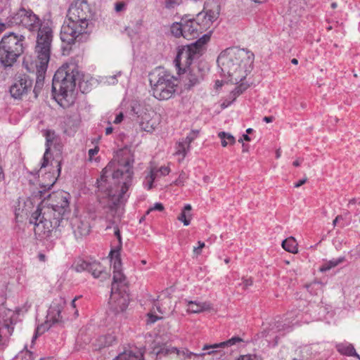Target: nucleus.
Wrapping results in <instances>:
<instances>
[{"instance_id":"obj_38","label":"nucleus","mask_w":360,"mask_h":360,"mask_svg":"<svg viewBox=\"0 0 360 360\" xmlns=\"http://www.w3.org/2000/svg\"><path fill=\"white\" fill-rule=\"evenodd\" d=\"M157 179V173H155V169H151L148 174L146 176L143 182V186L150 190L153 187L154 181Z\"/></svg>"},{"instance_id":"obj_8","label":"nucleus","mask_w":360,"mask_h":360,"mask_svg":"<svg viewBox=\"0 0 360 360\" xmlns=\"http://www.w3.org/2000/svg\"><path fill=\"white\" fill-rule=\"evenodd\" d=\"M44 35L39 37L38 44L35 46V67L37 70V78L34 90H41L44 87L45 75L48 64L50 60L51 49L50 37L47 35V31H42Z\"/></svg>"},{"instance_id":"obj_44","label":"nucleus","mask_w":360,"mask_h":360,"mask_svg":"<svg viewBox=\"0 0 360 360\" xmlns=\"http://www.w3.org/2000/svg\"><path fill=\"white\" fill-rule=\"evenodd\" d=\"M175 91H153L154 98L159 101L167 100L173 96Z\"/></svg>"},{"instance_id":"obj_6","label":"nucleus","mask_w":360,"mask_h":360,"mask_svg":"<svg viewBox=\"0 0 360 360\" xmlns=\"http://www.w3.org/2000/svg\"><path fill=\"white\" fill-rule=\"evenodd\" d=\"M207 3L204 5L203 11L198 13L195 19L182 18L184 38L192 39L198 38L200 34L209 30L219 15V6L215 9H208Z\"/></svg>"},{"instance_id":"obj_50","label":"nucleus","mask_w":360,"mask_h":360,"mask_svg":"<svg viewBox=\"0 0 360 360\" xmlns=\"http://www.w3.org/2000/svg\"><path fill=\"white\" fill-rule=\"evenodd\" d=\"M30 307L31 303H29V302H26L23 307L16 309L15 311L18 314H23L25 312H27Z\"/></svg>"},{"instance_id":"obj_58","label":"nucleus","mask_w":360,"mask_h":360,"mask_svg":"<svg viewBox=\"0 0 360 360\" xmlns=\"http://www.w3.org/2000/svg\"><path fill=\"white\" fill-rule=\"evenodd\" d=\"M117 75L120 76V75H121V72H119L117 73V75H113V76H110V77L108 78V82L109 84H115V83L117 82V79H116V77H117Z\"/></svg>"},{"instance_id":"obj_37","label":"nucleus","mask_w":360,"mask_h":360,"mask_svg":"<svg viewBox=\"0 0 360 360\" xmlns=\"http://www.w3.org/2000/svg\"><path fill=\"white\" fill-rule=\"evenodd\" d=\"M218 136L221 139L223 147H226L229 144L233 145L236 143L235 137L229 133L221 131L218 134Z\"/></svg>"},{"instance_id":"obj_31","label":"nucleus","mask_w":360,"mask_h":360,"mask_svg":"<svg viewBox=\"0 0 360 360\" xmlns=\"http://www.w3.org/2000/svg\"><path fill=\"white\" fill-rule=\"evenodd\" d=\"M114 360H144L143 354L140 351H128L119 354Z\"/></svg>"},{"instance_id":"obj_43","label":"nucleus","mask_w":360,"mask_h":360,"mask_svg":"<svg viewBox=\"0 0 360 360\" xmlns=\"http://www.w3.org/2000/svg\"><path fill=\"white\" fill-rule=\"evenodd\" d=\"M80 120L77 115H74L72 116H68L65 121V124L71 128H77L79 124Z\"/></svg>"},{"instance_id":"obj_32","label":"nucleus","mask_w":360,"mask_h":360,"mask_svg":"<svg viewBox=\"0 0 360 360\" xmlns=\"http://www.w3.org/2000/svg\"><path fill=\"white\" fill-rule=\"evenodd\" d=\"M176 354L178 356L182 357L184 359H195L198 357H203L205 356V354H198L190 352L186 348H183L179 349L177 348V351H176Z\"/></svg>"},{"instance_id":"obj_49","label":"nucleus","mask_w":360,"mask_h":360,"mask_svg":"<svg viewBox=\"0 0 360 360\" xmlns=\"http://www.w3.org/2000/svg\"><path fill=\"white\" fill-rule=\"evenodd\" d=\"M169 172L170 169L168 167H161L158 169H155V173H157V179L162 176H166L169 174Z\"/></svg>"},{"instance_id":"obj_64","label":"nucleus","mask_w":360,"mask_h":360,"mask_svg":"<svg viewBox=\"0 0 360 360\" xmlns=\"http://www.w3.org/2000/svg\"><path fill=\"white\" fill-rule=\"evenodd\" d=\"M274 118L273 117H264L263 118V120L266 122V123L271 122L273 121Z\"/></svg>"},{"instance_id":"obj_57","label":"nucleus","mask_w":360,"mask_h":360,"mask_svg":"<svg viewBox=\"0 0 360 360\" xmlns=\"http://www.w3.org/2000/svg\"><path fill=\"white\" fill-rule=\"evenodd\" d=\"M187 179V176L185 173L182 172L179 174V179L176 180V184L184 183Z\"/></svg>"},{"instance_id":"obj_3","label":"nucleus","mask_w":360,"mask_h":360,"mask_svg":"<svg viewBox=\"0 0 360 360\" xmlns=\"http://www.w3.org/2000/svg\"><path fill=\"white\" fill-rule=\"evenodd\" d=\"M91 17L86 0H75L68 11L67 18L61 27L60 39L68 44L84 42L88 39L87 27Z\"/></svg>"},{"instance_id":"obj_52","label":"nucleus","mask_w":360,"mask_h":360,"mask_svg":"<svg viewBox=\"0 0 360 360\" xmlns=\"http://www.w3.org/2000/svg\"><path fill=\"white\" fill-rule=\"evenodd\" d=\"M27 91H9L10 96L16 100H20Z\"/></svg>"},{"instance_id":"obj_51","label":"nucleus","mask_w":360,"mask_h":360,"mask_svg":"<svg viewBox=\"0 0 360 360\" xmlns=\"http://www.w3.org/2000/svg\"><path fill=\"white\" fill-rule=\"evenodd\" d=\"M237 360H261V359L255 354L241 355Z\"/></svg>"},{"instance_id":"obj_1","label":"nucleus","mask_w":360,"mask_h":360,"mask_svg":"<svg viewBox=\"0 0 360 360\" xmlns=\"http://www.w3.org/2000/svg\"><path fill=\"white\" fill-rule=\"evenodd\" d=\"M37 210L32 213L30 222L33 224L36 235L46 238L53 229L63 225V220L70 214V193L59 191L44 195Z\"/></svg>"},{"instance_id":"obj_63","label":"nucleus","mask_w":360,"mask_h":360,"mask_svg":"<svg viewBox=\"0 0 360 360\" xmlns=\"http://www.w3.org/2000/svg\"><path fill=\"white\" fill-rule=\"evenodd\" d=\"M243 140H245L246 141H250V136L248 134H243V139H239L238 141L243 143Z\"/></svg>"},{"instance_id":"obj_19","label":"nucleus","mask_w":360,"mask_h":360,"mask_svg":"<svg viewBox=\"0 0 360 360\" xmlns=\"http://www.w3.org/2000/svg\"><path fill=\"white\" fill-rule=\"evenodd\" d=\"M6 316V319H4L0 323V342L4 339H8L12 335L14 330V312L8 310Z\"/></svg>"},{"instance_id":"obj_41","label":"nucleus","mask_w":360,"mask_h":360,"mask_svg":"<svg viewBox=\"0 0 360 360\" xmlns=\"http://www.w3.org/2000/svg\"><path fill=\"white\" fill-rule=\"evenodd\" d=\"M171 32L175 37H183L184 38L181 20L179 22H174L172 25Z\"/></svg>"},{"instance_id":"obj_7","label":"nucleus","mask_w":360,"mask_h":360,"mask_svg":"<svg viewBox=\"0 0 360 360\" xmlns=\"http://www.w3.org/2000/svg\"><path fill=\"white\" fill-rule=\"evenodd\" d=\"M7 25L8 26L19 25L27 29L30 32H37V44L39 37L43 34L42 31H47V35L50 37V46L53 39V31L49 26L41 27V21L40 18L34 13L30 8L24 7L20 8L18 10L12 12L6 18Z\"/></svg>"},{"instance_id":"obj_60","label":"nucleus","mask_w":360,"mask_h":360,"mask_svg":"<svg viewBox=\"0 0 360 360\" xmlns=\"http://www.w3.org/2000/svg\"><path fill=\"white\" fill-rule=\"evenodd\" d=\"M98 152V149L97 148L90 149L88 152L90 158L97 154Z\"/></svg>"},{"instance_id":"obj_55","label":"nucleus","mask_w":360,"mask_h":360,"mask_svg":"<svg viewBox=\"0 0 360 360\" xmlns=\"http://www.w3.org/2000/svg\"><path fill=\"white\" fill-rule=\"evenodd\" d=\"M126 8V4L124 2H117L115 5V10L116 12H121Z\"/></svg>"},{"instance_id":"obj_18","label":"nucleus","mask_w":360,"mask_h":360,"mask_svg":"<svg viewBox=\"0 0 360 360\" xmlns=\"http://www.w3.org/2000/svg\"><path fill=\"white\" fill-rule=\"evenodd\" d=\"M51 97L63 108L72 105L76 99L75 91H51Z\"/></svg>"},{"instance_id":"obj_14","label":"nucleus","mask_w":360,"mask_h":360,"mask_svg":"<svg viewBox=\"0 0 360 360\" xmlns=\"http://www.w3.org/2000/svg\"><path fill=\"white\" fill-rule=\"evenodd\" d=\"M251 71H243L238 75H241V77H238V80L236 81L233 79H217L215 82V88H230V86L234 85L235 87L233 90H247L248 89L255 88V84L252 82V79L251 77H248V73Z\"/></svg>"},{"instance_id":"obj_27","label":"nucleus","mask_w":360,"mask_h":360,"mask_svg":"<svg viewBox=\"0 0 360 360\" xmlns=\"http://www.w3.org/2000/svg\"><path fill=\"white\" fill-rule=\"evenodd\" d=\"M212 307L209 302H200L195 301H188L187 304V311L191 313H200L211 309Z\"/></svg>"},{"instance_id":"obj_20","label":"nucleus","mask_w":360,"mask_h":360,"mask_svg":"<svg viewBox=\"0 0 360 360\" xmlns=\"http://www.w3.org/2000/svg\"><path fill=\"white\" fill-rule=\"evenodd\" d=\"M65 305V300L63 298L60 297L55 300L49 309L47 314L48 320L53 323L61 321L62 316L60 314Z\"/></svg>"},{"instance_id":"obj_56","label":"nucleus","mask_w":360,"mask_h":360,"mask_svg":"<svg viewBox=\"0 0 360 360\" xmlns=\"http://www.w3.org/2000/svg\"><path fill=\"white\" fill-rule=\"evenodd\" d=\"M205 247V243L199 241L198 242V246L194 247L193 248V252L196 255H199L201 253V250Z\"/></svg>"},{"instance_id":"obj_21","label":"nucleus","mask_w":360,"mask_h":360,"mask_svg":"<svg viewBox=\"0 0 360 360\" xmlns=\"http://www.w3.org/2000/svg\"><path fill=\"white\" fill-rule=\"evenodd\" d=\"M160 120V115L155 111H150V114H147V115L140 121V125L144 131L152 132L159 125Z\"/></svg>"},{"instance_id":"obj_36","label":"nucleus","mask_w":360,"mask_h":360,"mask_svg":"<svg viewBox=\"0 0 360 360\" xmlns=\"http://www.w3.org/2000/svg\"><path fill=\"white\" fill-rule=\"evenodd\" d=\"M345 261V257H339L338 259H333L330 261L326 262L321 267L320 271L322 272L329 271L332 268H334L342 263Z\"/></svg>"},{"instance_id":"obj_15","label":"nucleus","mask_w":360,"mask_h":360,"mask_svg":"<svg viewBox=\"0 0 360 360\" xmlns=\"http://www.w3.org/2000/svg\"><path fill=\"white\" fill-rule=\"evenodd\" d=\"M120 250V249L112 250L109 255L113 269L112 283H113L114 288L116 287L117 283H121V287L124 288L125 284H127V278L122 271Z\"/></svg>"},{"instance_id":"obj_46","label":"nucleus","mask_w":360,"mask_h":360,"mask_svg":"<svg viewBox=\"0 0 360 360\" xmlns=\"http://www.w3.org/2000/svg\"><path fill=\"white\" fill-rule=\"evenodd\" d=\"M89 263L85 261H82L81 262H78L74 266V269L77 272H82L84 271H89Z\"/></svg>"},{"instance_id":"obj_16","label":"nucleus","mask_w":360,"mask_h":360,"mask_svg":"<svg viewBox=\"0 0 360 360\" xmlns=\"http://www.w3.org/2000/svg\"><path fill=\"white\" fill-rule=\"evenodd\" d=\"M56 167L57 168V176L55 173H51L49 172L46 173L43 176V179L44 183H43L41 186V189L37 191V193L35 195L36 197H39V198H42L44 195H46V192L47 190L51 189L53 186L56 182L58 176L60 175L61 171V165L60 162L58 161H56Z\"/></svg>"},{"instance_id":"obj_25","label":"nucleus","mask_w":360,"mask_h":360,"mask_svg":"<svg viewBox=\"0 0 360 360\" xmlns=\"http://www.w3.org/2000/svg\"><path fill=\"white\" fill-rule=\"evenodd\" d=\"M45 137H46V150L44 154L43 161L41 165V169L45 168L48 166L49 160V152L51 149V143L54 141L56 138V133L53 130H46L45 131Z\"/></svg>"},{"instance_id":"obj_9","label":"nucleus","mask_w":360,"mask_h":360,"mask_svg":"<svg viewBox=\"0 0 360 360\" xmlns=\"http://www.w3.org/2000/svg\"><path fill=\"white\" fill-rule=\"evenodd\" d=\"M77 85L81 90L82 82L79 72L72 65L64 64L53 75L51 90H75Z\"/></svg>"},{"instance_id":"obj_2","label":"nucleus","mask_w":360,"mask_h":360,"mask_svg":"<svg viewBox=\"0 0 360 360\" xmlns=\"http://www.w3.org/2000/svg\"><path fill=\"white\" fill-rule=\"evenodd\" d=\"M116 160L117 167L112 173V179L117 184V188H112L108 183L106 174L111 171L110 163L103 169V174L97 180L98 189L106 193L113 206L127 200L125 195L132 185L134 155L130 150L122 149L117 153Z\"/></svg>"},{"instance_id":"obj_34","label":"nucleus","mask_w":360,"mask_h":360,"mask_svg":"<svg viewBox=\"0 0 360 360\" xmlns=\"http://www.w3.org/2000/svg\"><path fill=\"white\" fill-rule=\"evenodd\" d=\"M338 350L341 354H343L347 355V356H356L359 359H360V356L356 352L354 347L351 344L339 345L338 346Z\"/></svg>"},{"instance_id":"obj_54","label":"nucleus","mask_w":360,"mask_h":360,"mask_svg":"<svg viewBox=\"0 0 360 360\" xmlns=\"http://www.w3.org/2000/svg\"><path fill=\"white\" fill-rule=\"evenodd\" d=\"M114 229H115V231H114L115 236L117 237L118 242H119V245H118V247L117 249L120 250L121 247H122V238H121L120 232V230L117 228V226H115L114 228Z\"/></svg>"},{"instance_id":"obj_53","label":"nucleus","mask_w":360,"mask_h":360,"mask_svg":"<svg viewBox=\"0 0 360 360\" xmlns=\"http://www.w3.org/2000/svg\"><path fill=\"white\" fill-rule=\"evenodd\" d=\"M163 210H164L163 205L160 202H156L154 204V205L153 207H151L148 209V210L147 211V214H148L149 212H150L152 211H155V210L161 212Z\"/></svg>"},{"instance_id":"obj_11","label":"nucleus","mask_w":360,"mask_h":360,"mask_svg":"<svg viewBox=\"0 0 360 360\" xmlns=\"http://www.w3.org/2000/svg\"><path fill=\"white\" fill-rule=\"evenodd\" d=\"M192 63L188 66L181 64V69H179L176 65V68L178 70V74H185L183 77V82L184 87L186 89H191L197 86L204 80L206 70L204 68H201L200 65H193Z\"/></svg>"},{"instance_id":"obj_35","label":"nucleus","mask_w":360,"mask_h":360,"mask_svg":"<svg viewBox=\"0 0 360 360\" xmlns=\"http://www.w3.org/2000/svg\"><path fill=\"white\" fill-rule=\"evenodd\" d=\"M191 210V205L187 204L184 206L183 211L178 217V220L182 221L184 226H188L191 222V214L189 213Z\"/></svg>"},{"instance_id":"obj_22","label":"nucleus","mask_w":360,"mask_h":360,"mask_svg":"<svg viewBox=\"0 0 360 360\" xmlns=\"http://www.w3.org/2000/svg\"><path fill=\"white\" fill-rule=\"evenodd\" d=\"M72 227L73 233L77 238L87 236L90 231V226L87 221L75 217L72 219Z\"/></svg>"},{"instance_id":"obj_39","label":"nucleus","mask_w":360,"mask_h":360,"mask_svg":"<svg viewBox=\"0 0 360 360\" xmlns=\"http://www.w3.org/2000/svg\"><path fill=\"white\" fill-rule=\"evenodd\" d=\"M240 96V91H230L229 96H227L221 102V107L226 108L230 105L238 96Z\"/></svg>"},{"instance_id":"obj_45","label":"nucleus","mask_w":360,"mask_h":360,"mask_svg":"<svg viewBox=\"0 0 360 360\" xmlns=\"http://www.w3.org/2000/svg\"><path fill=\"white\" fill-rule=\"evenodd\" d=\"M13 360H33L32 354L28 350L19 352Z\"/></svg>"},{"instance_id":"obj_47","label":"nucleus","mask_w":360,"mask_h":360,"mask_svg":"<svg viewBox=\"0 0 360 360\" xmlns=\"http://www.w3.org/2000/svg\"><path fill=\"white\" fill-rule=\"evenodd\" d=\"M198 130H192L186 138H184L190 145L198 136Z\"/></svg>"},{"instance_id":"obj_59","label":"nucleus","mask_w":360,"mask_h":360,"mask_svg":"<svg viewBox=\"0 0 360 360\" xmlns=\"http://www.w3.org/2000/svg\"><path fill=\"white\" fill-rule=\"evenodd\" d=\"M123 117H124L123 114H122V112L119 113V114L116 116V117H115V120H114V123H115V124H119V123H120V122L122 121Z\"/></svg>"},{"instance_id":"obj_40","label":"nucleus","mask_w":360,"mask_h":360,"mask_svg":"<svg viewBox=\"0 0 360 360\" xmlns=\"http://www.w3.org/2000/svg\"><path fill=\"white\" fill-rule=\"evenodd\" d=\"M270 327L271 330L279 332L285 330L287 328H290V326L279 319L278 321H275L274 323H271Z\"/></svg>"},{"instance_id":"obj_5","label":"nucleus","mask_w":360,"mask_h":360,"mask_svg":"<svg viewBox=\"0 0 360 360\" xmlns=\"http://www.w3.org/2000/svg\"><path fill=\"white\" fill-rule=\"evenodd\" d=\"M27 48L23 34L10 32L0 41V63L5 68H11Z\"/></svg>"},{"instance_id":"obj_48","label":"nucleus","mask_w":360,"mask_h":360,"mask_svg":"<svg viewBox=\"0 0 360 360\" xmlns=\"http://www.w3.org/2000/svg\"><path fill=\"white\" fill-rule=\"evenodd\" d=\"M253 283L252 278H242V282L239 283V285L242 286L243 289L247 290Z\"/></svg>"},{"instance_id":"obj_17","label":"nucleus","mask_w":360,"mask_h":360,"mask_svg":"<svg viewBox=\"0 0 360 360\" xmlns=\"http://www.w3.org/2000/svg\"><path fill=\"white\" fill-rule=\"evenodd\" d=\"M241 342H243L242 338L236 336L219 344L205 345L202 350H207V352H203L202 354H205V355H217V359H219L222 356V353L219 350H216L217 349L231 347Z\"/></svg>"},{"instance_id":"obj_23","label":"nucleus","mask_w":360,"mask_h":360,"mask_svg":"<svg viewBox=\"0 0 360 360\" xmlns=\"http://www.w3.org/2000/svg\"><path fill=\"white\" fill-rule=\"evenodd\" d=\"M33 80L27 75H20L15 78L10 90H28L32 86Z\"/></svg>"},{"instance_id":"obj_13","label":"nucleus","mask_w":360,"mask_h":360,"mask_svg":"<svg viewBox=\"0 0 360 360\" xmlns=\"http://www.w3.org/2000/svg\"><path fill=\"white\" fill-rule=\"evenodd\" d=\"M127 289V284H125L124 288L121 287V283H117L114 289L113 283H112L109 304L110 309L116 314L124 311L128 307L129 296Z\"/></svg>"},{"instance_id":"obj_28","label":"nucleus","mask_w":360,"mask_h":360,"mask_svg":"<svg viewBox=\"0 0 360 360\" xmlns=\"http://www.w3.org/2000/svg\"><path fill=\"white\" fill-rule=\"evenodd\" d=\"M177 348L174 347H169L165 344L160 345L154 342V346L153 347L152 352L157 356L163 355L167 356L172 354H176Z\"/></svg>"},{"instance_id":"obj_12","label":"nucleus","mask_w":360,"mask_h":360,"mask_svg":"<svg viewBox=\"0 0 360 360\" xmlns=\"http://www.w3.org/2000/svg\"><path fill=\"white\" fill-rule=\"evenodd\" d=\"M149 82L153 89L168 90L177 86L179 79L169 72L160 68L149 75Z\"/></svg>"},{"instance_id":"obj_26","label":"nucleus","mask_w":360,"mask_h":360,"mask_svg":"<svg viewBox=\"0 0 360 360\" xmlns=\"http://www.w3.org/2000/svg\"><path fill=\"white\" fill-rule=\"evenodd\" d=\"M131 111L137 115L138 117L141 119V120L147 115V114H150V111H153L149 105H146L145 104L140 103L137 101H134L131 103Z\"/></svg>"},{"instance_id":"obj_42","label":"nucleus","mask_w":360,"mask_h":360,"mask_svg":"<svg viewBox=\"0 0 360 360\" xmlns=\"http://www.w3.org/2000/svg\"><path fill=\"white\" fill-rule=\"evenodd\" d=\"M98 341L101 343V346L108 347L112 345L116 341V338L112 334H108L105 336L100 337Z\"/></svg>"},{"instance_id":"obj_61","label":"nucleus","mask_w":360,"mask_h":360,"mask_svg":"<svg viewBox=\"0 0 360 360\" xmlns=\"http://www.w3.org/2000/svg\"><path fill=\"white\" fill-rule=\"evenodd\" d=\"M307 180V178H304L302 179H300V181H298L297 183L295 184V188H299L300 186H301L303 184H304L306 183Z\"/></svg>"},{"instance_id":"obj_29","label":"nucleus","mask_w":360,"mask_h":360,"mask_svg":"<svg viewBox=\"0 0 360 360\" xmlns=\"http://www.w3.org/2000/svg\"><path fill=\"white\" fill-rule=\"evenodd\" d=\"M191 145L183 138L176 142L175 155L181 156L179 161L184 159L190 150Z\"/></svg>"},{"instance_id":"obj_30","label":"nucleus","mask_w":360,"mask_h":360,"mask_svg":"<svg viewBox=\"0 0 360 360\" xmlns=\"http://www.w3.org/2000/svg\"><path fill=\"white\" fill-rule=\"evenodd\" d=\"M156 311H158L160 314L167 313L166 308L162 307V304L160 305L159 304H155L151 311L148 314L147 323H154L158 320L162 319V316H158L155 314Z\"/></svg>"},{"instance_id":"obj_24","label":"nucleus","mask_w":360,"mask_h":360,"mask_svg":"<svg viewBox=\"0 0 360 360\" xmlns=\"http://www.w3.org/2000/svg\"><path fill=\"white\" fill-rule=\"evenodd\" d=\"M96 278L104 281L109 278L110 274L98 262L94 261L89 263V271Z\"/></svg>"},{"instance_id":"obj_4","label":"nucleus","mask_w":360,"mask_h":360,"mask_svg":"<svg viewBox=\"0 0 360 360\" xmlns=\"http://www.w3.org/2000/svg\"><path fill=\"white\" fill-rule=\"evenodd\" d=\"M255 55L252 52L238 47H229L222 51L217 60L221 70V79L238 80L243 71H252Z\"/></svg>"},{"instance_id":"obj_10","label":"nucleus","mask_w":360,"mask_h":360,"mask_svg":"<svg viewBox=\"0 0 360 360\" xmlns=\"http://www.w3.org/2000/svg\"><path fill=\"white\" fill-rule=\"evenodd\" d=\"M212 33V30H210L195 42L179 47L177 55L174 60L176 65L181 69V64L186 66L191 65L194 59L201 55L202 46L210 41Z\"/></svg>"},{"instance_id":"obj_33","label":"nucleus","mask_w":360,"mask_h":360,"mask_svg":"<svg viewBox=\"0 0 360 360\" xmlns=\"http://www.w3.org/2000/svg\"><path fill=\"white\" fill-rule=\"evenodd\" d=\"M283 248L291 253L297 252V243L293 237H289L282 242Z\"/></svg>"},{"instance_id":"obj_62","label":"nucleus","mask_w":360,"mask_h":360,"mask_svg":"<svg viewBox=\"0 0 360 360\" xmlns=\"http://www.w3.org/2000/svg\"><path fill=\"white\" fill-rule=\"evenodd\" d=\"M343 219V217H342V215H338V216L335 217V219L333 220V226H336V224H337V223L338 222V221H340V220H341V219Z\"/></svg>"}]
</instances>
